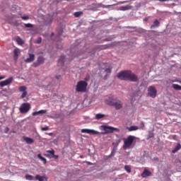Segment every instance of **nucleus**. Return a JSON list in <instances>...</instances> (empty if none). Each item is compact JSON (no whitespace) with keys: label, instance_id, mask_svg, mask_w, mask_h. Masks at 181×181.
<instances>
[{"label":"nucleus","instance_id":"nucleus-30","mask_svg":"<svg viewBox=\"0 0 181 181\" xmlns=\"http://www.w3.org/2000/svg\"><path fill=\"white\" fill-rule=\"evenodd\" d=\"M17 42H18V44H19V45H23V40L21 39V38H18V39H17Z\"/></svg>","mask_w":181,"mask_h":181},{"label":"nucleus","instance_id":"nucleus-5","mask_svg":"<svg viewBox=\"0 0 181 181\" xmlns=\"http://www.w3.org/2000/svg\"><path fill=\"white\" fill-rule=\"evenodd\" d=\"M102 128L105 131V133H102L103 134H112L114 132H120V129L118 128L110 127V126H102Z\"/></svg>","mask_w":181,"mask_h":181},{"label":"nucleus","instance_id":"nucleus-20","mask_svg":"<svg viewBox=\"0 0 181 181\" xmlns=\"http://www.w3.org/2000/svg\"><path fill=\"white\" fill-rule=\"evenodd\" d=\"M160 26V23L158 20L154 21V22L153 23V25H151V28H158Z\"/></svg>","mask_w":181,"mask_h":181},{"label":"nucleus","instance_id":"nucleus-9","mask_svg":"<svg viewBox=\"0 0 181 181\" xmlns=\"http://www.w3.org/2000/svg\"><path fill=\"white\" fill-rule=\"evenodd\" d=\"M44 62H45V58L42 56H40L38 57L37 62L33 64V66L34 67H37L38 66L43 64Z\"/></svg>","mask_w":181,"mask_h":181},{"label":"nucleus","instance_id":"nucleus-27","mask_svg":"<svg viewBox=\"0 0 181 181\" xmlns=\"http://www.w3.org/2000/svg\"><path fill=\"white\" fill-rule=\"evenodd\" d=\"M25 179H27L29 181H32L34 179V177L30 175H25Z\"/></svg>","mask_w":181,"mask_h":181},{"label":"nucleus","instance_id":"nucleus-6","mask_svg":"<svg viewBox=\"0 0 181 181\" xmlns=\"http://www.w3.org/2000/svg\"><path fill=\"white\" fill-rule=\"evenodd\" d=\"M30 110V104L28 103H24L21 105L20 112L22 114L27 113Z\"/></svg>","mask_w":181,"mask_h":181},{"label":"nucleus","instance_id":"nucleus-15","mask_svg":"<svg viewBox=\"0 0 181 181\" xmlns=\"http://www.w3.org/2000/svg\"><path fill=\"white\" fill-rule=\"evenodd\" d=\"M64 62H65V57L64 55H61L58 61V65L59 66H62Z\"/></svg>","mask_w":181,"mask_h":181},{"label":"nucleus","instance_id":"nucleus-7","mask_svg":"<svg viewBox=\"0 0 181 181\" xmlns=\"http://www.w3.org/2000/svg\"><path fill=\"white\" fill-rule=\"evenodd\" d=\"M148 91L149 97L152 98H156V95L158 94V90L154 86H149Z\"/></svg>","mask_w":181,"mask_h":181},{"label":"nucleus","instance_id":"nucleus-43","mask_svg":"<svg viewBox=\"0 0 181 181\" xmlns=\"http://www.w3.org/2000/svg\"><path fill=\"white\" fill-rule=\"evenodd\" d=\"M48 135L51 136L53 135V134L52 133H48Z\"/></svg>","mask_w":181,"mask_h":181},{"label":"nucleus","instance_id":"nucleus-19","mask_svg":"<svg viewBox=\"0 0 181 181\" xmlns=\"http://www.w3.org/2000/svg\"><path fill=\"white\" fill-rule=\"evenodd\" d=\"M180 149H181V144L177 143V146H175V148L173 150V153H176Z\"/></svg>","mask_w":181,"mask_h":181},{"label":"nucleus","instance_id":"nucleus-28","mask_svg":"<svg viewBox=\"0 0 181 181\" xmlns=\"http://www.w3.org/2000/svg\"><path fill=\"white\" fill-rule=\"evenodd\" d=\"M104 117H105V115L103 114L98 113V114H96L95 118L97 119H100L101 118H103Z\"/></svg>","mask_w":181,"mask_h":181},{"label":"nucleus","instance_id":"nucleus-39","mask_svg":"<svg viewBox=\"0 0 181 181\" xmlns=\"http://www.w3.org/2000/svg\"><path fill=\"white\" fill-rule=\"evenodd\" d=\"M170 0H159L160 2H165V1H169Z\"/></svg>","mask_w":181,"mask_h":181},{"label":"nucleus","instance_id":"nucleus-47","mask_svg":"<svg viewBox=\"0 0 181 181\" xmlns=\"http://www.w3.org/2000/svg\"><path fill=\"white\" fill-rule=\"evenodd\" d=\"M142 124H143V127H144V122H142Z\"/></svg>","mask_w":181,"mask_h":181},{"label":"nucleus","instance_id":"nucleus-18","mask_svg":"<svg viewBox=\"0 0 181 181\" xmlns=\"http://www.w3.org/2000/svg\"><path fill=\"white\" fill-rule=\"evenodd\" d=\"M127 129H128L129 132H132L137 131L139 129V127L137 126H132L130 127H127Z\"/></svg>","mask_w":181,"mask_h":181},{"label":"nucleus","instance_id":"nucleus-37","mask_svg":"<svg viewBox=\"0 0 181 181\" xmlns=\"http://www.w3.org/2000/svg\"><path fill=\"white\" fill-rule=\"evenodd\" d=\"M119 144H120V141H119V140H118L117 141H116V143H112V144H114V145H115V146H118V145H119Z\"/></svg>","mask_w":181,"mask_h":181},{"label":"nucleus","instance_id":"nucleus-2","mask_svg":"<svg viewBox=\"0 0 181 181\" xmlns=\"http://www.w3.org/2000/svg\"><path fill=\"white\" fill-rule=\"evenodd\" d=\"M134 136H129L126 139H123V146L122 148L124 150L131 149L132 144H134V141L135 140Z\"/></svg>","mask_w":181,"mask_h":181},{"label":"nucleus","instance_id":"nucleus-24","mask_svg":"<svg viewBox=\"0 0 181 181\" xmlns=\"http://www.w3.org/2000/svg\"><path fill=\"white\" fill-rule=\"evenodd\" d=\"M82 14H83V12H82V11H76V12H74V16L76 17V18H78V17L81 16Z\"/></svg>","mask_w":181,"mask_h":181},{"label":"nucleus","instance_id":"nucleus-14","mask_svg":"<svg viewBox=\"0 0 181 181\" xmlns=\"http://www.w3.org/2000/svg\"><path fill=\"white\" fill-rule=\"evenodd\" d=\"M35 60L34 54H29V58L25 59V63H31Z\"/></svg>","mask_w":181,"mask_h":181},{"label":"nucleus","instance_id":"nucleus-48","mask_svg":"<svg viewBox=\"0 0 181 181\" xmlns=\"http://www.w3.org/2000/svg\"><path fill=\"white\" fill-rule=\"evenodd\" d=\"M52 36H54V33H52Z\"/></svg>","mask_w":181,"mask_h":181},{"label":"nucleus","instance_id":"nucleus-32","mask_svg":"<svg viewBox=\"0 0 181 181\" xmlns=\"http://www.w3.org/2000/svg\"><path fill=\"white\" fill-rule=\"evenodd\" d=\"M21 19L24 20V21H27L28 19H30V17L27 16H21Z\"/></svg>","mask_w":181,"mask_h":181},{"label":"nucleus","instance_id":"nucleus-36","mask_svg":"<svg viewBox=\"0 0 181 181\" xmlns=\"http://www.w3.org/2000/svg\"><path fill=\"white\" fill-rule=\"evenodd\" d=\"M52 158H53L55 160H57L59 158V156H56L55 154H54L53 156H52Z\"/></svg>","mask_w":181,"mask_h":181},{"label":"nucleus","instance_id":"nucleus-42","mask_svg":"<svg viewBox=\"0 0 181 181\" xmlns=\"http://www.w3.org/2000/svg\"><path fill=\"white\" fill-rule=\"evenodd\" d=\"M59 78H61V76H56L57 79H59Z\"/></svg>","mask_w":181,"mask_h":181},{"label":"nucleus","instance_id":"nucleus-40","mask_svg":"<svg viewBox=\"0 0 181 181\" xmlns=\"http://www.w3.org/2000/svg\"><path fill=\"white\" fill-rule=\"evenodd\" d=\"M5 78H6L5 76H0V80H4V79H5Z\"/></svg>","mask_w":181,"mask_h":181},{"label":"nucleus","instance_id":"nucleus-25","mask_svg":"<svg viewBox=\"0 0 181 181\" xmlns=\"http://www.w3.org/2000/svg\"><path fill=\"white\" fill-rule=\"evenodd\" d=\"M173 88H174L175 90H181V86L177 84H173Z\"/></svg>","mask_w":181,"mask_h":181},{"label":"nucleus","instance_id":"nucleus-31","mask_svg":"<svg viewBox=\"0 0 181 181\" xmlns=\"http://www.w3.org/2000/svg\"><path fill=\"white\" fill-rule=\"evenodd\" d=\"M47 153H49L52 156L53 155H54V150L47 151Z\"/></svg>","mask_w":181,"mask_h":181},{"label":"nucleus","instance_id":"nucleus-26","mask_svg":"<svg viewBox=\"0 0 181 181\" xmlns=\"http://www.w3.org/2000/svg\"><path fill=\"white\" fill-rule=\"evenodd\" d=\"M124 170L128 173H131V172H132V169H131V166L130 165H125L124 166Z\"/></svg>","mask_w":181,"mask_h":181},{"label":"nucleus","instance_id":"nucleus-23","mask_svg":"<svg viewBox=\"0 0 181 181\" xmlns=\"http://www.w3.org/2000/svg\"><path fill=\"white\" fill-rule=\"evenodd\" d=\"M37 158L43 162V164H45V165L46 164V163H47L46 159H45V158L42 156L41 154H38Z\"/></svg>","mask_w":181,"mask_h":181},{"label":"nucleus","instance_id":"nucleus-38","mask_svg":"<svg viewBox=\"0 0 181 181\" xmlns=\"http://www.w3.org/2000/svg\"><path fill=\"white\" fill-rule=\"evenodd\" d=\"M8 132H9V127H6V128L5 129L4 133H5V134H7Z\"/></svg>","mask_w":181,"mask_h":181},{"label":"nucleus","instance_id":"nucleus-12","mask_svg":"<svg viewBox=\"0 0 181 181\" xmlns=\"http://www.w3.org/2000/svg\"><path fill=\"white\" fill-rule=\"evenodd\" d=\"M151 175H152V173L149 171L148 169H144L141 174V177L143 178H146V177L151 176Z\"/></svg>","mask_w":181,"mask_h":181},{"label":"nucleus","instance_id":"nucleus-35","mask_svg":"<svg viewBox=\"0 0 181 181\" xmlns=\"http://www.w3.org/2000/svg\"><path fill=\"white\" fill-rule=\"evenodd\" d=\"M48 129H49V127H42V132L47 131Z\"/></svg>","mask_w":181,"mask_h":181},{"label":"nucleus","instance_id":"nucleus-22","mask_svg":"<svg viewBox=\"0 0 181 181\" xmlns=\"http://www.w3.org/2000/svg\"><path fill=\"white\" fill-rule=\"evenodd\" d=\"M45 179V177H44V176H40L39 175H35V180H37L39 181H44Z\"/></svg>","mask_w":181,"mask_h":181},{"label":"nucleus","instance_id":"nucleus-1","mask_svg":"<svg viewBox=\"0 0 181 181\" xmlns=\"http://www.w3.org/2000/svg\"><path fill=\"white\" fill-rule=\"evenodd\" d=\"M117 77L119 80L129 81L130 82H137L138 76L132 73L130 70H124L119 72Z\"/></svg>","mask_w":181,"mask_h":181},{"label":"nucleus","instance_id":"nucleus-44","mask_svg":"<svg viewBox=\"0 0 181 181\" xmlns=\"http://www.w3.org/2000/svg\"><path fill=\"white\" fill-rule=\"evenodd\" d=\"M92 5L96 6L98 4H92Z\"/></svg>","mask_w":181,"mask_h":181},{"label":"nucleus","instance_id":"nucleus-13","mask_svg":"<svg viewBox=\"0 0 181 181\" xmlns=\"http://www.w3.org/2000/svg\"><path fill=\"white\" fill-rule=\"evenodd\" d=\"M19 54H21V50L19 49H15L13 50V59L15 61H17Z\"/></svg>","mask_w":181,"mask_h":181},{"label":"nucleus","instance_id":"nucleus-16","mask_svg":"<svg viewBox=\"0 0 181 181\" xmlns=\"http://www.w3.org/2000/svg\"><path fill=\"white\" fill-rule=\"evenodd\" d=\"M23 139L28 144H31L34 143L33 139L27 137V136H23Z\"/></svg>","mask_w":181,"mask_h":181},{"label":"nucleus","instance_id":"nucleus-41","mask_svg":"<svg viewBox=\"0 0 181 181\" xmlns=\"http://www.w3.org/2000/svg\"><path fill=\"white\" fill-rule=\"evenodd\" d=\"M153 134H149V138H153Z\"/></svg>","mask_w":181,"mask_h":181},{"label":"nucleus","instance_id":"nucleus-21","mask_svg":"<svg viewBox=\"0 0 181 181\" xmlns=\"http://www.w3.org/2000/svg\"><path fill=\"white\" fill-rule=\"evenodd\" d=\"M131 9V6H122L121 7H119V11H128Z\"/></svg>","mask_w":181,"mask_h":181},{"label":"nucleus","instance_id":"nucleus-49","mask_svg":"<svg viewBox=\"0 0 181 181\" xmlns=\"http://www.w3.org/2000/svg\"><path fill=\"white\" fill-rule=\"evenodd\" d=\"M85 81H87V78H85Z\"/></svg>","mask_w":181,"mask_h":181},{"label":"nucleus","instance_id":"nucleus-17","mask_svg":"<svg viewBox=\"0 0 181 181\" xmlns=\"http://www.w3.org/2000/svg\"><path fill=\"white\" fill-rule=\"evenodd\" d=\"M47 112L46 110H40V111H37V112H34L32 113V115H34V116H36V115H44Z\"/></svg>","mask_w":181,"mask_h":181},{"label":"nucleus","instance_id":"nucleus-4","mask_svg":"<svg viewBox=\"0 0 181 181\" xmlns=\"http://www.w3.org/2000/svg\"><path fill=\"white\" fill-rule=\"evenodd\" d=\"M107 105L114 107L116 110H119L122 107V103L119 100L112 99L107 102Z\"/></svg>","mask_w":181,"mask_h":181},{"label":"nucleus","instance_id":"nucleus-45","mask_svg":"<svg viewBox=\"0 0 181 181\" xmlns=\"http://www.w3.org/2000/svg\"><path fill=\"white\" fill-rule=\"evenodd\" d=\"M91 11H96L95 8H91Z\"/></svg>","mask_w":181,"mask_h":181},{"label":"nucleus","instance_id":"nucleus-3","mask_svg":"<svg viewBox=\"0 0 181 181\" xmlns=\"http://www.w3.org/2000/svg\"><path fill=\"white\" fill-rule=\"evenodd\" d=\"M87 86H88V83H87L85 81H80L77 83V85L76 86V90L78 93H85L86 91Z\"/></svg>","mask_w":181,"mask_h":181},{"label":"nucleus","instance_id":"nucleus-33","mask_svg":"<svg viewBox=\"0 0 181 181\" xmlns=\"http://www.w3.org/2000/svg\"><path fill=\"white\" fill-rule=\"evenodd\" d=\"M36 44H41L42 42V39L41 37H39L37 40H36Z\"/></svg>","mask_w":181,"mask_h":181},{"label":"nucleus","instance_id":"nucleus-29","mask_svg":"<svg viewBox=\"0 0 181 181\" xmlns=\"http://www.w3.org/2000/svg\"><path fill=\"white\" fill-rule=\"evenodd\" d=\"M34 25L30 24V23H25V28H33Z\"/></svg>","mask_w":181,"mask_h":181},{"label":"nucleus","instance_id":"nucleus-34","mask_svg":"<svg viewBox=\"0 0 181 181\" xmlns=\"http://www.w3.org/2000/svg\"><path fill=\"white\" fill-rule=\"evenodd\" d=\"M105 72L107 74H111V68H107L105 69Z\"/></svg>","mask_w":181,"mask_h":181},{"label":"nucleus","instance_id":"nucleus-8","mask_svg":"<svg viewBox=\"0 0 181 181\" xmlns=\"http://www.w3.org/2000/svg\"><path fill=\"white\" fill-rule=\"evenodd\" d=\"M13 80V77H10L7 80H6V81H2L0 82V86L1 88H3V87H5L6 86H9L10 84L12 83Z\"/></svg>","mask_w":181,"mask_h":181},{"label":"nucleus","instance_id":"nucleus-46","mask_svg":"<svg viewBox=\"0 0 181 181\" xmlns=\"http://www.w3.org/2000/svg\"><path fill=\"white\" fill-rule=\"evenodd\" d=\"M125 2H127V1H123V2H122L121 4H124V3H125Z\"/></svg>","mask_w":181,"mask_h":181},{"label":"nucleus","instance_id":"nucleus-11","mask_svg":"<svg viewBox=\"0 0 181 181\" xmlns=\"http://www.w3.org/2000/svg\"><path fill=\"white\" fill-rule=\"evenodd\" d=\"M18 90L22 93L21 98L23 99L27 97L28 93H27V87L26 86H20L18 88Z\"/></svg>","mask_w":181,"mask_h":181},{"label":"nucleus","instance_id":"nucleus-10","mask_svg":"<svg viewBox=\"0 0 181 181\" xmlns=\"http://www.w3.org/2000/svg\"><path fill=\"white\" fill-rule=\"evenodd\" d=\"M81 133H86L90 135H97L99 134V132H98L95 130H93V129H83L81 130Z\"/></svg>","mask_w":181,"mask_h":181}]
</instances>
